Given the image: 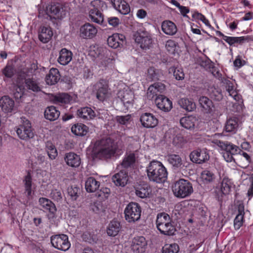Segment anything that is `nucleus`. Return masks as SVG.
Returning a JSON list of instances; mask_svg holds the SVG:
<instances>
[{
  "label": "nucleus",
  "mask_w": 253,
  "mask_h": 253,
  "mask_svg": "<svg viewBox=\"0 0 253 253\" xmlns=\"http://www.w3.org/2000/svg\"><path fill=\"white\" fill-rule=\"evenodd\" d=\"M107 43L110 47L116 49L125 44L126 37L123 34H114L108 38Z\"/></svg>",
  "instance_id": "15"
},
{
  "label": "nucleus",
  "mask_w": 253,
  "mask_h": 253,
  "mask_svg": "<svg viewBox=\"0 0 253 253\" xmlns=\"http://www.w3.org/2000/svg\"><path fill=\"white\" fill-rule=\"evenodd\" d=\"M53 32L50 27H42L41 28V31L39 34V39L43 43H47L51 39Z\"/></svg>",
  "instance_id": "30"
},
{
  "label": "nucleus",
  "mask_w": 253,
  "mask_h": 253,
  "mask_svg": "<svg viewBox=\"0 0 253 253\" xmlns=\"http://www.w3.org/2000/svg\"><path fill=\"white\" fill-rule=\"evenodd\" d=\"M107 9L106 3L102 0H93L90 1L88 9L103 12Z\"/></svg>",
  "instance_id": "33"
},
{
  "label": "nucleus",
  "mask_w": 253,
  "mask_h": 253,
  "mask_svg": "<svg viewBox=\"0 0 253 253\" xmlns=\"http://www.w3.org/2000/svg\"><path fill=\"white\" fill-rule=\"evenodd\" d=\"M120 13L126 15L130 12V7L128 4L125 1H123V3L117 9Z\"/></svg>",
  "instance_id": "57"
},
{
  "label": "nucleus",
  "mask_w": 253,
  "mask_h": 253,
  "mask_svg": "<svg viewBox=\"0 0 253 253\" xmlns=\"http://www.w3.org/2000/svg\"><path fill=\"white\" fill-rule=\"evenodd\" d=\"M179 246L176 244L166 245L162 249L163 253H178Z\"/></svg>",
  "instance_id": "49"
},
{
  "label": "nucleus",
  "mask_w": 253,
  "mask_h": 253,
  "mask_svg": "<svg viewBox=\"0 0 253 253\" xmlns=\"http://www.w3.org/2000/svg\"><path fill=\"white\" fill-rule=\"evenodd\" d=\"M135 41L143 50L150 49L153 44L152 35L146 31H137L135 35Z\"/></svg>",
  "instance_id": "8"
},
{
  "label": "nucleus",
  "mask_w": 253,
  "mask_h": 253,
  "mask_svg": "<svg viewBox=\"0 0 253 253\" xmlns=\"http://www.w3.org/2000/svg\"><path fill=\"white\" fill-rule=\"evenodd\" d=\"M44 116L46 119L53 121L59 118L60 112H44Z\"/></svg>",
  "instance_id": "58"
},
{
  "label": "nucleus",
  "mask_w": 253,
  "mask_h": 253,
  "mask_svg": "<svg viewBox=\"0 0 253 253\" xmlns=\"http://www.w3.org/2000/svg\"><path fill=\"white\" fill-rule=\"evenodd\" d=\"M52 246L57 250L67 251L71 246L68 237L65 234L52 235L50 237Z\"/></svg>",
  "instance_id": "10"
},
{
  "label": "nucleus",
  "mask_w": 253,
  "mask_h": 253,
  "mask_svg": "<svg viewBox=\"0 0 253 253\" xmlns=\"http://www.w3.org/2000/svg\"><path fill=\"white\" fill-rule=\"evenodd\" d=\"M213 143L223 151V157L227 162L235 161L233 156L241 153V149L237 146L227 141L215 140Z\"/></svg>",
  "instance_id": "5"
},
{
  "label": "nucleus",
  "mask_w": 253,
  "mask_h": 253,
  "mask_svg": "<svg viewBox=\"0 0 253 253\" xmlns=\"http://www.w3.org/2000/svg\"><path fill=\"white\" fill-rule=\"evenodd\" d=\"M178 104L186 111H195L196 108V103L192 100L187 98H181L179 100Z\"/></svg>",
  "instance_id": "41"
},
{
  "label": "nucleus",
  "mask_w": 253,
  "mask_h": 253,
  "mask_svg": "<svg viewBox=\"0 0 253 253\" xmlns=\"http://www.w3.org/2000/svg\"><path fill=\"white\" fill-rule=\"evenodd\" d=\"M231 181L227 177H224L220 183V188L215 190V197L219 201H222L223 195L229 194L231 188Z\"/></svg>",
  "instance_id": "13"
},
{
  "label": "nucleus",
  "mask_w": 253,
  "mask_h": 253,
  "mask_svg": "<svg viewBox=\"0 0 253 253\" xmlns=\"http://www.w3.org/2000/svg\"><path fill=\"white\" fill-rule=\"evenodd\" d=\"M197 121L195 116L189 115L182 118L180 120V123L183 127L187 129H192L194 128Z\"/></svg>",
  "instance_id": "29"
},
{
  "label": "nucleus",
  "mask_w": 253,
  "mask_h": 253,
  "mask_svg": "<svg viewBox=\"0 0 253 253\" xmlns=\"http://www.w3.org/2000/svg\"><path fill=\"white\" fill-rule=\"evenodd\" d=\"M46 151L49 158L51 160H54L57 156L58 153L54 145L50 141H47L45 144Z\"/></svg>",
  "instance_id": "47"
},
{
  "label": "nucleus",
  "mask_w": 253,
  "mask_h": 253,
  "mask_svg": "<svg viewBox=\"0 0 253 253\" xmlns=\"http://www.w3.org/2000/svg\"><path fill=\"white\" fill-rule=\"evenodd\" d=\"M23 181L25 193H27L28 197L30 196L32 192V177L29 171H28L27 174L25 176Z\"/></svg>",
  "instance_id": "46"
},
{
  "label": "nucleus",
  "mask_w": 253,
  "mask_h": 253,
  "mask_svg": "<svg viewBox=\"0 0 253 253\" xmlns=\"http://www.w3.org/2000/svg\"><path fill=\"white\" fill-rule=\"evenodd\" d=\"M96 28L90 23H85L80 28V36L84 39H92L97 34Z\"/></svg>",
  "instance_id": "18"
},
{
  "label": "nucleus",
  "mask_w": 253,
  "mask_h": 253,
  "mask_svg": "<svg viewBox=\"0 0 253 253\" xmlns=\"http://www.w3.org/2000/svg\"><path fill=\"white\" fill-rule=\"evenodd\" d=\"M124 213L126 221L128 222H134L140 218L141 208L138 204L131 202L126 207Z\"/></svg>",
  "instance_id": "7"
},
{
  "label": "nucleus",
  "mask_w": 253,
  "mask_h": 253,
  "mask_svg": "<svg viewBox=\"0 0 253 253\" xmlns=\"http://www.w3.org/2000/svg\"><path fill=\"white\" fill-rule=\"evenodd\" d=\"M200 65L206 70L211 69V68H213V65L211 63V61L209 59L205 60H201Z\"/></svg>",
  "instance_id": "63"
},
{
  "label": "nucleus",
  "mask_w": 253,
  "mask_h": 253,
  "mask_svg": "<svg viewBox=\"0 0 253 253\" xmlns=\"http://www.w3.org/2000/svg\"><path fill=\"white\" fill-rule=\"evenodd\" d=\"M147 174L150 181L158 183L165 182L168 176L166 169L163 165L158 161H153L147 167Z\"/></svg>",
  "instance_id": "2"
},
{
  "label": "nucleus",
  "mask_w": 253,
  "mask_h": 253,
  "mask_svg": "<svg viewBox=\"0 0 253 253\" xmlns=\"http://www.w3.org/2000/svg\"><path fill=\"white\" fill-rule=\"evenodd\" d=\"M154 86L158 90V93H163L166 90L165 85L160 82L155 83L153 84Z\"/></svg>",
  "instance_id": "64"
},
{
  "label": "nucleus",
  "mask_w": 253,
  "mask_h": 253,
  "mask_svg": "<svg viewBox=\"0 0 253 253\" xmlns=\"http://www.w3.org/2000/svg\"><path fill=\"white\" fill-rule=\"evenodd\" d=\"M39 202L44 211H48L50 213L51 217L55 216L56 208L51 201L45 198H41L39 199Z\"/></svg>",
  "instance_id": "23"
},
{
  "label": "nucleus",
  "mask_w": 253,
  "mask_h": 253,
  "mask_svg": "<svg viewBox=\"0 0 253 253\" xmlns=\"http://www.w3.org/2000/svg\"><path fill=\"white\" fill-rule=\"evenodd\" d=\"M66 164L71 167H78L81 164L80 156L74 152L67 153L64 157Z\"/></svg>",
  "instance_id": "25"
},
{
  "label": "nucleus",
  "mask_w": 253,
  "mask_h": 253,
  "mask_svg": "<svg viewBox=\"0 0 253 253\" xmlns=\"http://www.w3.org/2000/svg\"><path fill=\"white\" fill-rule=\"evenodd\" d=\"M136 160L135 154L133 153L126 154L122 163L121 166L125 169H131L133 167Z\"/></svg>",
  "instance_id": "34"
},
{
  "label": "nucleus",
  "mask_w": 253,
  "mask_h": 253,
  "mask_svg": "<svg viewBox=\"0 0 253 253\" xmlns=\"http://www.w3.org/2000/svg\"><path fill=\"white\" fill-rule=\"evenodd\" d=\"M202 178L207 182H212L215 178L214 174L210 170H205L202 172Z\"/></svg>",
  "instance_id": "54"
},
{
  "label": "nucleus",
  "mask_w": 253,
  "mask_h": 253,
  "mask_svg": "<svg viewBox=\"0 0 253 253\" xmlns=\"http://www.w3.org/2000/svg\"><path fill=\"white\" fill-rule=\"evenodd\" d=\"M13 95L17 101H21L25 90L23 84L16 83L13 86Z\"/></svg>",
  "instance_id": "38"
},
{
  "label": "nucleus",
  "mask_w": 253,
  "mask_h": 253,
  "mask_svg": "<svg viewBox=\"0 0 253 253\" xmlns=\"http://www.w3.org/2000/svg\"><path fill=\"white\" fill-rule=\"evenodd\" d=\"M172 191L174 196L182 199L189 196L193 192V188L189 180L181 178L173 183Z\"/></svg>",
  "instance_id": "3"
},
{
  "label": "nucleus",
  "mask_w": 253,
  "mask_h": 253,
  "mask_svg": "<svg viewBox=\"0 0 253 253\" xmlns=\"http://www.w3.org/2000/svg\"><path fill=\"white\" fill-rule=\"evenodd\" d=\"M167 159L174 169H178L181 168L182 161L179 155L176 154L169 155H168Z\"/></svg>",
  "instance_id": "37"
},
{
  "label": "nucleus",
  "mask_w": 253,
  "mask_h": 253,
  "mask_svg": "<svg viewBox=\"0 0 253 253\" xmlns=\"http://www.w3.org/2000/svg\"><path fill=\"white\" fill-rule=\"evenodd\" d=\"M135 194L141 198H146L149 195V188L147 186L146 187H141L135 190Z\"/></svg>",
  "instance_id": "55"
},
{
  "label": "nucleus",
  "mask_w": 253,
  "mask_h": 253,
  "mask_svg": "<svg viewBox=\"0 0 253 253\" xmlns=\"http://www.w3.org/2000/svg\"><path fill=\"white\" fill-rule=\"evenodd\" d=\"M159 74L154 67H150L147 70V79L149 81H155L159 80Z\"/></svg>",
  "instance_id": "50"
},
{
  "label": "nucleus",
  "mask_w": 253,
  "mask_h": 253,
  "mask_svg": "<svg viewBox=\"0 0 253 253\" xmlns=\"http://www.w3.org/2000/svg\"><path fill=\"white\" fill-rule=\"evenodd\" d=\"M226 84V90L229 93V95L233 97L235 100L239 99L240 96L238 95L237 92L234 89L233 84L230 81H228Z\"/></svg>",
  "instance_id": "52"
},
{
  "label": "nucleus",
  "mask_w": 253,
  "mask_h": 253,
  "mask_svg": "<svg viewBox=\"0 0 253 253\" xmlns=\"http://www.w3.org/2000/svg\"><path fill=\"white\" fill-rule=\"evenodd\" d=\"M140 121L145 127H154L158 124V120L149 113H145L141 115Z\"/></svg>",
  "instance_id": "22"
},
{
  "label": "nucleus",
  "mask_w": 253,
  "mask_h": 253,
  "mask_svg": "<svg viewBox=\"0 0 253 253\" xmlns=\"http://www.w3.org/2000/svg\"><path fill=\"white\" fill-rule=\"evenodd\" d=\"M72 100V97L66 93H59L55 95L53 98V102L59 105L70 104Z\"/></svg>",
  "instance_id": "31"
},
{
  "label": "nucleus",
  "mask_w": 253,
  "mask_h": 253,
  "mask_svg": "<svg viewBox=\"0 0 253 253\" xmlns=\"http://www.w3.org/2000/svg\"><path fill=\"white\" fill-rule=\"evenodd\" d=\"M100 182L97 181L94 177H88L85 183L86 190L88 192H94L99 187Z\"/></svg>",
  "instance_id": "40"
},
{
  "label": "nucleus",
  "mask_w": 253,
  "mask_h": 253,
  "mask_svg": "<svg viewBox=\"0 0 253 253\" xmlns=\"http://www.w3.org/2000/svg\"><path fill=\"white\" fill-rule=\"evenodd\" d=\"M2 75L3 76V80L11 79L13 77L15 73V69L12 64L7 63L6 66L1 70Z\"/></svg>",
  "instance_id": "43"
},
{
  "label": "nucleus",
  "mask_w": 253,
  "mask_h": 253,
  "mask_svg": "<svg viewBox=\"0 0 253 253\" xmlns=\"http://www.w3.org/2000/svg\"><path fill=\"white\" fill-rule=\"evenodd\" d=\"M71 131L77 136L86 135L88 131V128L83 124H76L71 127Z\"/></svg>",
  "instance_id": "35"
},
{
  "label": "nucleus",
  "mask_w": 253,
  "mask_h": 253,
  "mask_svg": "<svg viewBox=\"0 0 253 253\" xmlns=\"http://www.w3.org/2000/svg\"><path fill=\"white\" fill-rule=\"evenodd\" d=\"M117 95L126 110H128L132 108L134 95L133 92L130 89L121 90L119 91Z\"/></svg>",
  "instance_id": "12"
},
{
  "label": "nucleus",
  "mask_w": 253,
  "mask_h": 253,
  "mask_svg": "<svg viewBox=\"0 0 253 253\" xmlns=\"http://www.w3.org/2000/svg\"><path fill=\"white\" fill-rule=\"evenodd\" d=\"M60 79V74L57 68H52L46 75L45 79L46 84L48 85L55 84Z\"/></svg>",
  "instance_id": "24"
},
{
  "label": "nucleus",
  "mask_w": 253,
  "mask_h": 253,
  "mask_svg": "<svg viewBox=\"0 0 253 253\" xmlns=\"http://www.w3.org/2000/svg\"><path fill=\"white\" fill-rule=\"evenodd\" d=\"M91 208L95 213L102 215L105 213L107 208L101 202L96 201L91 206Z\"/></svg>",
  "instance_id": "48"
},
{
  "label": "nucleus",
  "mask_w": 253,
  "mask_h": 253,
  "mask_svg": "<svg viewBox=\"0 0 253 253\" xmlns=\"http://www.w3.org/2000/svg\"><path fill=\"white\" fill-rule=\"evenodd\" d=\"M120 229V223L117 220H113L107 227V233L109 236L114 237L118 235Z\"/></svg>",
  "instance_id": "32"
},
{
  "label": "nucleus",
  "mask_w": 253,
  "mask_h": 253,
  "mask_svg": "<svg viewBox=\"0 0 253 253\" xmlns=\"http://www.w3.org/2000/svg\"><path fill=\"white\" fill-rule=\"evenodd\" d=\"M96 90V97L101 101H103L107 97L108 93V84L106 80L100 79L95 85Z\"/></svg>",
  "instance_id": "14"
},
{
  "label": "nucleus",
  "mask_w": 253,
  "mask_h": 253,
  "mask_svg": "<svg viewBox=\"0 0 253 253\" xmlns=\"http://www.w3.org/2000/svg\"><path fill=\"white\" fill-rule=\"evenodd\" d=\"M14 104L13 100L7 95H4L0 99V107L2 111H12Z\"/></svg>",
  "instance_id": "28"
},
{
  "label": "nucleus",
  "mask_w": 253,
  "mask_h": 253,
  "mask_svg": "<svg viewBox=\"0 0 253 253\" xmlns=\"http://www.w3.org/2000/svg\"><path fill=\"white\" fill-rule=\"evenodd\" d=\"M80 189L77 187L71 186L68 188V193L73 200H76L79 197Z\"/></svg>",
  "instance_id": "56"
},
{
  "label": "nucleus",
  "mask_w": 253,
  "mask_h": 253,
  "mask_svg": "<svg viewBox=\"0 0 253 253\" xmlns=\"http://www.w3.org/2000/svg\"><path fill=\"white\" fill-rule=\"evenodd\" d=\"M155 103L157 107L162 110L170 111L172 107L171 101L168 98L162 95L156 98Z\"/></svg>",
  "instance_id": "19"
},
{
  "label": "nucleus",
  "mask_w": 253,
  "mask_h": 253,
  "mask_svg": "<svg viewBox=\"0 0 253 253\" xmlns=\"http://www.w3.org/2000/svg\"><path fill=\"white\" fill-rule=\"evenodd\" d=\"M72 52L66 48H62L59 52V56L58 58V62L62 65H66L71 61L72 59Z\"/></svg>",
  "instance_id": "27"
},
{
  "label": "nucleus",
  "mask_w": 253,
  "mask_h": 253,
  "mask_svg": "<svg viewBox=\"0 0 253 253\" xmlns=\"http://www.w3.org/2000/svg\"><path fill=\"white\" fill-rule=\"evenodd\" d=\"M146 246L145 238L143 236H139L133 239L131 249L133 253H143Z\"/></svg>",
  "instance_id": "16"
},
{
  "label": "nucleus",
  "mask_w": 253,
  "mask_h": 253,
  "mask_svg": "<svg viewBox=\"0 0 253 253\" xmlns=\"http://www.w3.org/2000/svg\"><path fill=\"white\" fill-rule=\"evenodd\" d=\"M161 27L163 32L168 35H174L177 31V28L175 24L169 20L163 21Z\"/></svg>",
  "instance_id": "26"
},
{
  "label": "nucleus",
  "mask_w": 253,
  "mask_h": 253,
  "mask_svg": "<svg viewBox=\"0 0 253 253\" xmlns=\"http://www.w3.org/2000/svg\"><path fill=\"white\" fill-rule=\"evenodd\" d=\"M156 225L159 231L166 235H173L176 231L175 227L171 223L169 215L166 212H161L157 214Z\"/></svg>",
  "instance_id": "4"
},
{
  "label": "nucleus",
  "mask_w": 253,
  "mask_h": 253,
  "mask_svg": "<svg viewBox=\"0 0 253 253\" xmlns=\"http://www.w3.org/2000/svg\"><path fill=\"white\" fill-rule=\"evenodd\" d=\"M25 84L27 89L34 92H39L41 90L40 83L33 78H27L25 80Z\"/></svg>",
  "instance_id": "44"
},
{
  "label": "nucleus",
  "mask_w": 253,
  "mask_h": 253,
  "mask_svg": "<svg viewBox=\"0 0 253 253\" xmlns=\"http://www.w3.org/2000/svg\"><path fill=\"white\" fill-rule=\"evenodd\" d=\"M199 102L201 107L205 111H212L214 108L212 101L206 96H201L199 99Z\"/></svg>",
  "instance_id": "45"
},
{
  "label": "nucleus",
  "mask_w": 253,
  "mask_h": 253,
  "mask_svg": "<svg viewBox=\"0 0 253 253\" xmlns=\"http://www.w3.org/2000/svg\"><path fill=\"white\" fill-rule=\"evenodd\" d=\"M246 64V62L241 59L240 55H238L233 62L234 66L237 68H240Z\"/></svg>",
  "instance_id": "61"
},
{
  "label": "nucleus",
  "mask_w": 253,
  "mask_h": 253,
  "mask_svg": "<svg viewBox=\"0 0 253 253\" xmlns=\"http://www.w3.org/2000/svg\"><path fill=\"white\" fill-rule=\"evenodd\" d=\"M238 158L239 166L242 168H247L251 163L252 160L250 155L246 152L241 150V153Z\"/></svg>",
  "instance_id": "36"
},
{
  "label": "nucleus",
  "mask_w": 253,
  "mask_h": 253,
  "mask_svg": "<svg viewBox=\"0 0 253 253\" xmlns=\"http://www.w3.org/2000/svg\"><path fill=\"white\" fill-rule=\"evenodd\" d=\"M189 157L193 163L198 164H203L210 159L209 153L206 149H197L191 152Z\"/></svg>",
  "instance_id": "11"
},
{
  "label": "nucleus",
  "mask_w": 253,
  "mask_h": 253,
  "mask_svg": "<svg viewBox=\"0 0 253 253\" xmlns=\"http://www.w3.org/2000/svg\"><path fill=\"white\" fill-rule=\"evenodd\" d=\"M28 73V71H27L26 68H23L18 71L17 73V78L16 83L23 84V81H24V83H25V80L27 79L26 77Z\"/></svg>",
  "instance_id": "51"
},
{
  "label": "nucleus",
  "mask_w": 253,
  "mask_h": 253,
  "mask_svg": "<svg viewBox=\"0 0 253 253\" xmlns=\"http://www.w3.org/2000/svg\"><path fill=\"white\" fill-rule=\"evenodd\" d=\"M78 116L84 120H89L93 119L97 114L95 112H79Z\"/></svg>",
  "instance_id": "59"
},
{
  "label": "nucleus",
  "mask_w": 253,
  "mask_h": 253,
  "mask_svg": "<svg viewBox=\"0 0 253 253\" xmlns=\"http://www.w3.org/2000/svg\"><path fill=\"white\" fill-rule=\"evenodd\" d=\"M238 214L234 220V226L236 230L239 229L243 225L245 214L244 205L242 202H239L237 205Z\"/></svg>",
  "instance_id": "21"
},
{
  "label": "nucleus",
  "mask_w": 253,
  "mask_h": 253,
  "mask_svg": "<svg viewBox=\"0 0 253 253\" xmlns=\"http://www.w3.org/2000/svg\"><path fill=\"white\" fill-rule=\"evenodd\" d=\"M226 42L230 46H237L242 45L245 43L253 41V37L247 35L242 37H229L226 38Z\"/></svg>",
  "instance_id": "17"
},
{
  "label": "nucleus",
  "mask_w": 253,
  "mask_h": 253,
  "mask_svg": "<svg viewBox=\"0 0 253 253\" xmlns=\"http://www.w3.org/2000/svg\"><path fill=\"white\" fill-rule=\"evenodd\" d=\"M173 76L177 80H182L184 79V74L181 68H175L173 70Z\"/></svg>",
  "instance_id": "60"
},
{
  "label": "nucleus",
  "mask_w": 253,
  "mask_h": 253,
  "mask_svg": "<svg viewBox=\"0 0 253 253\" xmlns=\"http://www.w3.org/2000/svg\"><path fill=\"white\" fill-rule=\"evenodd\" d=\"M88 17L93 22L102 24L104 21V15L102 12L98 10L88 9Z\"/></svg>",
  "instance_id": "39"
},
{
  "label": "nucleus",
  "mask_w": 253,
  "mask_h": 253,
  "mask_svg": "<svg viewBox=\"0 0 253 253\" xmlns=\"http://www.w3.org/2000/svg\"><path fill=\"white\" fill-rule=\"evenodd\" d=\"M238 119L236 117H232L228 119L224 127L226 132L235 133L237 129Z\"/></svg>",
  "instance_id": "42"
},
{
  "label": "nucleus",
  "mask_w": 253,
  "mask_h": 253,
  "mask_svg": "<svg viewBox=\"0 0 253 253\" xmlns=\"http://www.w3.org/2000/svg\"><path fill=\"white\" fill-rule=\"evenodd\" d=\"M109 24L114 27H117L120 23V19L117 17H110L107 18Z\"/></svg>",
  "instance_id": "62"
},
{
  "label": "nucleus",
  "mask_w": 253,
  "mask_h": 253,
  "mask_svg": "<svg viewBox=\"0 0 253 253\" xmlns=\"http://www.w3.org/2000/svg\"><path fill=\"white\" fill-rule=\"evenodd\" d=\"M127 172L125 170H121L119 172L114 174L112 178L113 182L116 186L124 187L128 181Z\"/></svg>",
  "instance_id": "20"
},
{
  "label": "nucleus",
  "mask_w": 253,
  "mask_h": 253,
  "mask_svg": "<svg viewBox=\"0 0 253 253\" xmlns=\"http://www.w3.org/2000/svg\"><path fill=\"white\" fill-rule=\"evenodd\" d=\"M158 90L154 86L153 84H151L147 90V97L149 100L154 99L155 100L157 96H160V95H158Z\"/></svg>",
  "instance_id": "53"
},
{
  "label": "nucleus",
  "mask_w": 253,
  "mask_h": 253,
  "mask_svg": "<svg viewBox=\"0 0 253 253\" xmlns=\"http://www.w3.org/2000/svg\"><path fill=\"white\" fill-rule=\"evenodd\" d=\"M21 123L16 127V133L18 137L24 140H28L34 136V129L31 123L25 117H21Z\"/></svg>",
  "instance_id": "6"
},
{
  "label": "nucleus",
  "mask_w": 253,
  "mask_h": 253,
  "mask_svg": "<svg viewBox=\"0 0 253 253\" xmlns=\"http://www.w3.org/2000/svg\"><path fill=\"white\" fill-rule=\"evenodd\" d=\"M118 151V145L110 137L96 141L92 149L93 159L108 160L114 157Z\"/></svg>",
  "instance_id": "1"
},
{
  "label": "nucleus",
  "mask_w": 253,
  "mask_h": 253,
  "mask_svg": "<svg viewBox=\"0 0 253 253\" xmlns=\"http://www.w3.org/2000/svg\"><path fill=\"white\" fill-rule=\"evenodd\" d=\"M64 6L61 3L51 2L46 7V13L51 18L61 19L66 15Z\"/></svg>",
  "instance_id": "9"
}]
</instances>
